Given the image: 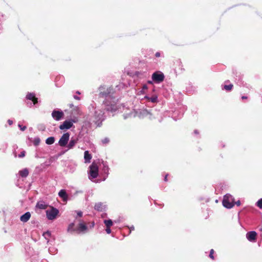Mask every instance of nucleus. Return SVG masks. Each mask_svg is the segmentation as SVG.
Segmentation results:
<instances>
[{
  "instance_id": "nucleus-43",
  "label": "nucleus",
  "mask_w": 262,
  "mask_h": 262,
  "mask_svg": "<svg viewBox=\"0 0 262 262\" xmlns=\"http://www.w3.org/2000/svg\"><path fill=\"white\" fill-rule=\"evenodd\" d=\"M167 176H166L165 177V181H167Z\"/></svg>"
},
{
  "instance_id": "nucleus-6",
  "label": "nucleus",
  "mask_w": 262,
  "mask_h": 262,
  "mask_svg": "<svg viewBox=\"0 0 262 262\" xmlns=\"http://www.w3.org/2000/svg\"><path fill=\"white\" fill-rule=\"evenodd\" d=\"M77 121V119H74L72 120H66L59 126V128L61 130L69 129L73 126V123Z\"/></svg>"
},
{
  "instance_id": "nucleus-33",
  "label": "nucleus",
  "mask_w": 262,
  "mask_h": 262,
  "mask_svg": "<svg viewBox=\"0 0 262 262\" xmlns=\"http://www.w3.org/2000/svg\"><path fill=\"white\" fill-rule=\"evenodd\" d=\"M106 232L107 233L110 234L111 232V230L110 229V227H106Z\"/></svg>"
},
{
  "instance_id": "nucleus-29",
  "label": "nucleus",
  "mask_w": 262,
  "mask_h": 262,
  "mask_svg": "<svg viewBox=\"0 0 262 262\" xmlns=\"http://www.w3.org/2000/svg\"><path fill=\"white\" fill-rule=\"evenodd\" d=\"M50 235H51V233L49 231H47L43 234V236H45V237L46 238H47L48 237H49Z\"/></svg>"
},
{
  "instance_id": "nucleus-41",
  "label": "nucleus",
  "mask_w": 262,
  "mask_h": 262,
  "mask_svg": "<svg viewBox=\"0 0 262 262\" xmlns=\"http://www.w3.org/2000/svg\"><path fill=\"white\" fill-rule=\"evenodd\" d=\"M148 83H149V84H152V81H148Z\"/></svg>"
},
{
  "instance_id": "nucleus-22",
  "label": "nucleus",
  "mask_w": 262,
  "mask_h": 262,
  "mask_svg": "<svg viewBox=\"0 0 262 262\" xmlns=\"http://www.w3.org/2000/svg\"><path fill=\"white\" fill-rule=\"evenodd\" d=\"M55 142V139L53 137H50L48 138L46 140V143L48 145H51Z\"/></svg>"
},
{
  "instance_id": "nucleus-11",
  "label": "nucleus",
  "mask_w": 262,
  "mask_h": 262,
  "mask_svg": "<svg viewBox=\"0 0 262 262\" xmlns=\"http://www.w3.org/2000/svg\"><path fill=\"white\" fill-rule=\"evenodd\" d=\"M120 109H122L123 111L124 112V119H126L129 117H131L133 115L132 111L129 110L127 108L125 107L124 106H120L119 107Z\"/></svg>"
},
{
  "instance_id": "nucleus-5",
  "label": "nucleus",
  "mask_w": 262,
  "mask_h": 262,
  "mask_svg": "<svg viewBox=\"0 0 262 262\" xmlns=\"http://www.w3.org/2000/svg\"><path fill=\"white\" fill-rule=\"evenodd\" d=\"M164 75L161 72L158 71L154 73L152 75V79L155 82L159 83L163 81Z\"/></svg>"
},
{
  "instance_id": "nucleus-23",
  "label": "nucleus",
  "mask_w": 262,
  "mask_h": 262,
  "mask_svg": "<svg viewBox=\"0 0 262 262\" xmlns=\"http://www.w3.org/2000/svg\"><path fill=\"white\" fill-rule=\"evenodd\" d=\"M104 223L106 227H111L113 225V222L111 220H104Z\"/></svg>"
},
{
  "instance_id": "nucleus-21",
  "label": "nucleus",
  "mask_w": 262,
  "mask_h": 262,
  "mask_svg": "<svg viewBox=\"0 0 262 262\" xmlns=\"http://www.w3.org/2000/svg\"><path fill=\"white\" fill-rule=\"evenodd\" d=\"M77 140L76 139H71L68 145V149H72L77 143Z\"/></svg>"
},
{
  "instance_id": "nucleus-13",
  "label": "nucleus",
  "mask_w": 262,
  "mask_h": 262,
  "mask_svg": "<svg viewBox=\"0 0 262 262\" xmlns=\"http://www.w3.org/2000/svg\"><path fill=\"white\" fill-rule=\"evenodd\" d=\"M31 213L29 212H27L20 216V220L21 222L26 223L29 221Z\"/></svg>"
},
{
  "instance_id": "nucleus-3",
  "label": "nucleus",
  "mask_w": 262,
  "mask_h": 262,
  "mask_svg": "<svg viewBox=\"0 0 262 262\" xmlns=\"http://www.w3.org/2000/svg\"><path fill=\"white\" fill-rule=\"evenodd\" d=\"M223 206L227 208H231L234 205V199L230 194H226L223 200Z\"/></svg>"
},
{
  "instance_id": "nucleus-27",
  "label": "nucleus",
  "mask_w": 262,
  "mask_h": 262,
  "mask_svg": "<svg viewBox=\"0 0 262 262\" xmlns=\"http://www.w3.org/2000/svg\"><path fill=\"white\" fill-rule=\"evenodd\" d=\"M148 89L147 86L146 85H144L141 91V93L142 94H144L145 93V91Z\"/></svg>"
},
{
  "instance_id": "nucleus-40",
  "label": "nucleus",
  "mask_w": 262,
  "mask_h": 262,
  "mask_svg": "<svg viewBox=\"0 0 262 262\" xmlns=\"http://www.w3.org/2000/svg\"><path fill=\"white\" fill-rule=\"evenodd\" d=\"M94 226V223H92V225L91 226V228H93Z\"/></svg>"
},
{
  "instance_id": "nucleus-7",
  "label": "nucleus",
  "mask_w": 262,
  "mask_h": 262,
  "mask_svg": "<svg viewBox=\"0 0 262 262\" xmlns=\"http://www.w3.org/2000/svg\"><path fill=\"white\" fill-rule=\"evenodd\" d=\"M70 138V134L68 133L64 134L60 138L58 144L60 146H65L68 143Z\"/></svg>"
},
{
  "instance_id": "nucleus-31",
  "label": "nucleus",
  "mask_w": 262,
  "mask_h": 262,
  "mask_svg": "<svg viewBox=\"0 0 262 262\" xmlns=\"http://www.w3.org/2000/svg\"><path fill=\"white\" fill-rule=\"evenodd\" d=\"M213 253H214V251H213V249H211V250H210V252L209 256H210V257L211 258H212V259H214V257H213Z\"/></svg>"
},
{
  "instance_id": "nucleus-4",
  "label": "nucleus",
  "mask_w": 262,
  "mask_h": 262,
  "mask_svg": "<svg viewBox=\"0 0 262 262\" xmlns=\"http://www.w3.org/2000/svg\"><path fill=\"white\" fill-rule=\"evenodd\" d=\"M47 217L49 220H54L57 217L59 211L55 208L50 207L46 211Z\"/></svg>"
},
{
  "instance_id": "nucleus-24",
  "label": "nucleus",
  "mask_w": 262,
  "mask_h": 262,
  "mask_svg": "<svg viewBox=\"0 0 262 262\" xmlns=\"http://www.w3.org/2000/svg\"><path fill=\"white\" fill-rule=\"evenodd\" d=\"M40 140L38 137H36L32 140L33 144L35 146L38 145L40 143Z\"/></svg>"
},
{
  "instance_id": "nucleus-26",
  "label": "nucleus",
  "mask_w": 262,
  "mask_h": 262,
  "mask_svg": "<svg viewBox=\"0 0 262 262\" xmlns=\"http://www.w3.org/2000/svg\"><path fill=\"white\" fill-rule=\"evenodd\" d=\"M256 205L259 208H262V199L257 201Z\"/></svg>"
},
{
  "instance_id": "nucleus-38",
  "label": "nucleus",
  "mask_w": 262,
  "mask_h": 262,
  "mask_svg": "<svg viewBox=\"0 0 262 262\" xmlns=\"http://www.w3.org/2000/svg\"><path fill=\"white\" fill-rule=\"evenodd\" d=\"M8 123L9 124V125H11V124H12V123H13V121H12V120H9L8 121Z\"/></svg>"
},
{
  "instance_id": "nucleus-15",
  "label": "nucleus",
  "mask_w": 262,
  "mask_h": 262,
  "mask_svg": "<svg viewBox=\"0 0 262 262\" xmlns=\"http://www.w3.org/2000/svg\"><path fill=\"white\" fill-rule=\"evenodd\" d=\"M27 98L33 101L35 104L37 102V98L35 97V94L33 93H29L27 95Z\"/></svg>"
},
{
  "instance_id": "nucleus-17",
  "label": "nucleus",
  "mask_w": 262,
  "mask_h": 262,
  "mask_svg": "<svg viewBox=\"0 0 262 262\" xmlns=\"http://www.w3.org/2000/svg\"><path fill=\"white\" fill-rule=\"evenodd\" d=\"M105 208V205L101 203H97L95 205V209L98 211H102Z\"/></svg>"
},
{
  "instance_id": "nucleus-46",
  "label": "nucleus",
  "mask_w": 262,
  "mask_h": 262,
  "mask_svg": "<svg viewBox=\"0 0 262 262\" xmlns=\"http://www.w3.org/2000/svg\"><path fill=\"white\" fill-rule=\"evenodd\" d=\"M77 93L78 94H80V92H78V91H77Z\"/></svg>"
},
{
  "instance_id": "nucleus-36",
  "label": "nucleus",
  "mask_w": 262,
  "mask_h": 262,
  "mask_svg": "<svg viewBox=\"0 0 262 262\" xmlns=\"http://www.w3.org/2000/svg\"><path fill=\"white\" fill-rule=\"evenodd\" d=\"M155 56L157 57H159L160 56V52H157L155 54Z\"/></svg>"
},
{
  "instance_id": "nucleus-10",
  "label": "nucleus",
  "mask_w": 262,
  "mask_h": 262,
  "mask_svg": "<svg viewBox=\"0 0 262 262\" xmlns=\"http://www.w3.org/2000/svg\"><path fill=\"white\" fill-rule=\"evenodd\" d=\"M52 117L56 120H60L63 116V113L61 111H54L52 113Z\"/></svg>"
},
{
  "instance_id": "nucleus-32",
  "label": "nucleus",
  "mask_w": 262,
  "mask_h": 262,
  "mask_svg": "<svg viewBox=\"0 0 262 262\" xmlns=\"http://www.w3.org/2000/svg\"><path fill=\"white\" fill-rule=\"evenodd\" d=\"M74 227V224H71L69 225V228H68V230L69 231H72V228H73Z\"/></svg>"
},
{
  "instance_id": "nucleus-42",
  "label": "nucleus",
  "mask_w": 262,
  "mask_h": 262,
  "mask_svg": "<svg viewBox=\"0 0 262 262\" xmlns=\"http://www.w3.org/2000/svg\"><path fill=\"white\" fill-rule=\"evenodd\" d=\"M130 230H134V227L133 226L131 227L130 228Z\"/></svg>"
},
{
  "instance_id": "nucleus-16",
  "label": "nucleus",
  "mask_w": 262,
  "mask_h": 262,
  "mask_svg": "<svg viewBox=\"0 0 262 262\" xmlns=\"http://www.w3.org/2000/svg\"><path fill=\"white\" fill-rule=\"evenodd\" d=\"M84 159L85 163H90L92 159V156L89 154L88 150L85 151L84 154Z\"/></svg>"
},
{
  "instance_id": "nucleus-20",
  "label": "nucleus",
  "mask_w": 262,
  "mask_h": 262,
  "mask_svg": "<svg viewBox=\"0 0 262 262\" xmlns=\"http://www.w3.org/2000/svg\"><path fill=\"white\" fill-rule=\"evenodd\" d=\"M36 207L41 209H45L47 208V205L43 202H39L36 204Z\"/></svg>"
},
{
  "instance_id": "nucleus-18",
  "label": "nucleus",
  "mask_w": 262,
  "mask_h": 262,
  "mask_svg": "<svg viewBox=\"0 0 262 262\" xmlns=\"http://www.w3.org/2000/svg\"><path fill=\"white\" fill-rule=\"evenodd\" d=\"M144 98L146 99H147L148 101H151V102H152L153 103H155V102H157L158 96L156 95H154V96H152L151 97H148L147 96H145L144 97Z\"/></svg>"
},
{
  "instance_id": "nucleus-45",
  "label": "nucleus",
  "mask_w": 262,
  "mask_h": 262,
  "mask_svg": "<svg viewBox=\"0 0 262 262\" xmlns=\"http://www.w3.org/2000/svg\"><path fill=\"white\" fill-rule=\"evenodd\" d=\"M246 98V97H244V96L242 97V99H245Z\"/></svg>"
},
{
  "instance_id": "nucleus-35",
  "label": "nucleus",
  "mask_w": 262,
  "mask_h": 262,
  "mask_svg": "<svg viewBox=\"0 0 262 262\" xmlns=\"http://www.w3.org/2000/svg\"><path fill=\"white\" fill-rule=\"evenodd\" d=\"M109 140L108 139L106 138L102 140V142L104 144L107 143L108 142Z\"/></svg>"
},
{
  "instance_id": "nucleus-8",
  "label": "nucleus",
  "mask_w": 262,
  "mask_h": 262,
  "mask_svg": "<svg viewBox=\"0 0 262 262\" xmlns=\"http://www.w3.org/2000/svg\"><path fill=\"white\" fill-rule=\"evenodd\" d=\"M257 236V233L254 231L248 232L246 235L248 241L252 243L256 242Z\"/></svg>"
},
{
  "instance_id": "nucleus-39",
  "label": "nucleus",
  "mask_w": 262,
  "mask_h": 262,
  "mask_svg": "<svg viewBox=\"0 0 262 262\" xmlns=\"http://www.w3.org/2000/svg\"><path fill=\"white\" fill-rule=\"evenodd\" d=\"M236 204L237 206H239L241 205L240 202L239 201L234 203V204Z\"/></svg>"
},
{
  "instance_id": "nucleus-37",
  "label": "nucleus",
  "mask_w": 262,
  "mask_h": 262,
  "mask_svg": "<svg viewBox=\"0 0 262 262\" xmlns=\"http://www.w3.org/2000/svg\"><path fill=\"white\" fill-rule=\"evenodd\" d=\"M74 98L75 99H77V100H79L80 99V97H78V96H74Z\"/></svg>"
},
{
  "instance_id": "nucleus-47",
  "label": "nucleus",
  "mask_w": 262,
  "mask_h": 262,
  "mask_svg": "<svg viewBox=\"0 0 262 262\" xmlns=\"http://www.w3.org/2000/svg\"><path fill=\"white\" fill-rule=\"evenodd\" d=\"M144 112H145V113H147V111H145Z\"/></svg>"
},
{
  "instance_id": "nucleus-25",
  "label": "nucleus",
  "mask_w": 262,
  "mask_h": 262,
  "mask_svg": "<svg viewBox=\"0 0 262 262\" xmlns=\"http://www.w3.org/2000/svg\"><path fill=\"white\" fill-rule=\"evenodd\" d=\"M233 88V85L232 84H229L228 85H224V89L226 91H230Z\"/></svg>"
},
{
  "instance_id": "nucleus-9",
  "label": "nucleus",
  "mask_w": 262,
  "mask_h": 262,
  "mask_svg": "<svg viewBox=\"0 0 262 262\" xmlns=\"http://www.w3.org/2000/svg\"><path fill=\"white\" fill-rule=\"evenodd\" d=\"M104 112L99 108L98 107L96 108L95 111V119L96 121H99L103 119Z\"/></svg>"
},
{
  "instance_id": "nucleus-14",
  "label": "nucleus",
  "mask_w": 262,
  "mask_h": 262,
  "mask_svg": "<svg viewBox=\"0 0 262 262\" xmlns=\"http://www.w3.org/2000/svg\"><path fill=\"white\" fill-rule=\"evenodd\" d=\"M59 196L62 199L64 202H66L68 199V195L66 191L63 189L61 190L58 193Z\"/></svg>"
},
{
  "instance_id": "nucleus-2",
  "label": "nucleus",
  "mask_w": 262,
  "mask_h": 262,
  "mask_svg": "<svg viewBox=\"0 0 262 262\" xmlns=\"http://www.w3.org/2000/svg\"><path fill=\"white\" fill-rule=\"evenodd\" d=\"M98 175V166L95 163H93L90 166L89 171V178L93 181V179L97 177Z\"/></svg>"
},
{
  "instance_id": "nucleus-1",
  "label": "nucleus",
  "mask_w": 262,
  "mask_h": 262,
  "mask_svg": "<svg viewBox=\"0 0 262 262\" xmlns=\"http://www.w3.org/2000/svg\"><path fill=\"white\" fill-rule=\"evenodd\" d=\"M102 88L100 89V94L102 97L105 96L106 97L105 101L102 104V107H104L107 111L112 113L115 112L118 110V107L114 99L109 95L110 92L106 94L102 91Z\"/></svg>"
},
{
  "instance_id": "nucleus-34",
  "label": "nucleus",
  "mask_w": 262,
  "mask_h": 262,
  "mask_svg": "<svg viewBox=\"0 0 262 262\" xmlns=\"http://www.w3.org/2000/svg\"><path fill=\"white\" fill-rule=\"evenodd\" d=\"M77 215L81 217L82 215V212L80 211H77Z\"/></svg>"
},
{
  "instance_id": "nucleus-12",
  "label": "nucleus",
  "mask_w": 262,
  "mask_h": 262,
  "mask_svg": "<svg viewBox=\"0 0 262 262\" xmlns=\"http://www.w3.org/2000/svg\"><path fill=\"white\" fill-rule=\"evenodd\" d=\"M88 227L83 223H80L76 231L78 233H85L87 231Z\"/></svg>"
},
{
  "instance_id": "nucleus-30",
  "label": "nucleus",
  "mask_w": 262,
  "mask_h": 262,
  "mask_svg": "<svg viewBox=\"0 0 262 262\" xmlns=\"http://www.w3.org/2000/svg\"><path fill=\"white\" fill-rule=\"evenodd\" d=\"M18 127H19L20 129L22 131H24L26 129V126H23L20 124H18Z\"/></svg>"
},
{
  "instance_id": "nucleus-19",
  "label": "nucleus",
  "mask_w": 262,
  "mask_h": 262,
  "mask_svg": "<svg viewBox=\"0 0 262 262\" xmlns=\"http://www.w3.org/2000/svg\"><path fill=\"white\" fill-rule=\"evenodd\" d=\"M19 174L21 177H27L29 174V171L28 169L24 168L19 171Z\"/></svg>"
},
{
  "instance_id": "nucleus-28",
  "label": "nucleus",
  "mask_w": 262,
  "mask_h": 262,
  "mask_svg": "<svg viewBox=\"0 0 262 262\" xmlns=\"http://www.w3.org/2000/svg\"><path fill=\"white\" fill-rule=\"evenodd\" d=\"M26 152L25 151H22L19 155H18L19 158H23L25 156Z\"/></svg>"
},
{
  "instance_id": "nucleus-44",
  "label": "nucleus",
  "mask_w": 262,
  "mask_h": 262,
  "mask_svg": "<svg viewBox=\"0 0 262 262\" xmlns=\"http://www.w3.org/2000/svg\"><path fill=\"white\" fill-rule=\"evenodd\" d=\"M259 230L262 232V226L260 228Z\"/></svg>"
}]
</instances>
